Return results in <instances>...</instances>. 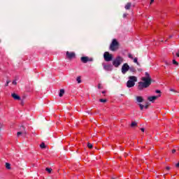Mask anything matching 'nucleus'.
Returning <instances> with one entry per match:
<instances>
[{"instance_id": "17", "label": "nucleus", "mask_w": 179, "mask_h": 179, "mask_svg": "<svg viewBox=\"0 0 179 179\" xmlns=\"http://www.w3.org/2000/svg\"><path fill=\"white\" fill-rule=\"evenodd\" d=\"M23 134H26V131L22 132V131H18L17 133V138H19V136H20V135H23Z\"/></svg>"}, {"instance_id": "37", "label": "nucleus", "mask_w": 179, "mask_h": 179, "mask_svg": "<svg viewBox=\"0 0 179 179\" xmlns=\"http://www.w3.org/2000/svg\"><path fill=\"white\" fill-rule=\"evenodd\" d=\"M165 64H166V65H169V63L167 62V61H165Z\"/></svg>"}, {"instance_id": "6", "label": "nucleus", "mask_w": 179, "mask_h": 179, "mask_svg": "<svg viewBox=\"0 0 179 179\" xmlns=\"http://www.w3.org/2000/svg\"><path fill=\"white\" fill-rule=\"evenodd\" d=\"M103 58L107 62L113 60V55L110 54L108 52H105L103 55Z\"/></svg>"}, {"instance_id": "35", "label": "nucleus", "mask_w": 179, "mask_h": 179, "mask_svg": "<svg viewBox=\"0 0 179 179\" xmlns=\"http://www.w3.org/2000/svg\"><path fill=\"white\" fill-rule=\"evenodd\" d=\"M141 131L142 132H145V129H144V128H141Z\"/></svg>"}, {"instance_id": "21", "label": "nucleus", "mask_w": 179, "mask_h": 179, "mask_svg": "<svg viewBox=\"0 0 179 179\" xmlns=\"http://www.w3.org/2000/svg\"><path fill=\"white\" fill-rule=\"evenodd\" d=\"M99 101H100V103H106L107 102V99H100Z\"/></svg>"}, {"instance_id": "14", "label": "nucleus", "mask_w": 179, "mask_h": 179, "mask_svg": "<svg viewBox=\"0 0 179 179\" xmlns=\"http://www.w3.org/2000/svg\"><path fill=\"white\" fill-rule=\"evenodd\" d=\"M131 6H132V3H127L124 8L127 10H129V9H131Z\"/></svg>"}, {"instance_id": "25", "label": "nucleus", "mask_w": 179, "mask_h": 179, "mask_svg": "<svg viewBox=\"0 0 179 179\" xmlns=\"http://www.w3.org/2000/svg\"><path fill=\"white\" fill-rule=\"evenodd\" d=\"M129 58H130V59H134V55H131V54H129L128 55Z\"/></svg>"}, {"instance_id": "9", "label": "nucleus", "mask_w": 179, "mask_h": 179, "mask_svg": "<svg viewBox=\"0 0 179 179\" xmlns=\"http://www.w3.org/2000/svg\"><path fill=\"white\" fill-rule=\"evenodd\" d=\"M160 94L158 96H149L148 98V100H149V101H155V100H157V99H159V97H160Z\"/></svg>"}, {"instance_id": "30", "label": "nucleus", "mask_w": 179, "mask_h": 179, "mask_svg": "<svg viewBox=\"0 0 179 179\" xmlns=\"http://www.w3.org/2000/svg\"><path fill=\"white\" fill-rule=\"evenodd\" d=\"M153 2H155V0H150V5H152V3H153Z\"/></svg>"}, {"instance_id": "15", "label": "nucleus", "mask_w": 179, "mask_h": 179, "mask_svg": "<svg viewBox=\"0 0 179 179\" xmlns=\"http://www.w3.org/2000/svg\"><path fill=\"white\" fill-rule=\"evenodd\" d=\"M65 94V90L64 89L60 90V92L59 94V97H62Z\"/></svg>"}, {"instance_id": "27", "label": "nucleus", "mask_w": 179, "mask_h": 179, "mask_svg": "<svg viewBox=\"0 0 179 179\" xmlns=\"http://www.w3.org/2000/svg\"><path fill=\"white\" fill-rule=\"evenodd\" d=\"M103 88V85H101V83H99L98 84V89H102Z\"/></svg>"}, {"instance_id": "40", "label": "nucleus", "mask_w": 179, "mask_h": 179, "mask_svg": "<svg viewBox=\"0 0 179 179\" xmlns=\"http://www.w3.org/2000/svg\"><path fill=\"white\" fill-rule=\"evenodd\" d=\"M127 17V15L124 14V17Z\"/></svg>"}, {"instance_id": "13", "label": "nucleus", "mask_w": 179, "mask_h": 179, "mask_svg": "<svg viewBox=\"0 0 179 179\" xmlns=\"http://www.w3.org/2000/svg\"><path fill=\"white\" fill-rule=\"evenodd\" d=\"M12 97L14 99V100H20V96L15 93L12 94Z\"/></svg>"}, {"instance_id": "2", "label": "nucleus", "mask_w": 179, "mask_h": 179, "mask_svg": "<svg viewBox=\"0 0 179 179\" xmlns=\"http://www.w3.org/2000/svg\"><path fill=\"white\" fill-rule=\"evenodd\" d=\"M138 82V78L134 76H129V80L127 83V86L129 87H134L135 86V83Z\"/></svg>"}, {"instance_id": "5", "label": "nucleus", "mask_w": 179, "mask_h": 179, "mask_svg": "<svg viewBox=\"0 0 179 179\" xmlns=\"http://www.w3.org/2000/svg\"><path fill=\"white\" fill-rule=\"evenodd\" d=\"M66 58H67V59H73L75 58H76V54H75V52H69L67 51L66 52Z\"/></svg>"}, {"instance_id": "20", "label": "nucleus", "mask_w": 179, "mask_h": 179, "mask_svg": "<svg viewBox=\"0 0 179 179\" xmlns=\"http://www.w3.org/2000/svg\"><path fill=\"white\" fill-rule=\"evenodd\" d=\"M45 171H48V173H49V174H50V173L52 171V169H51V168H46Z\"/></svg>"}, {"instance_id": "4", "label": "nucleus", "mask_w": 179, "mask_h": 179, "mask_svg": "<svg viewBox=\"0 0 179 179\" xmlns=\"http://www.w3.org/2000/svg\"><path fill=\"white\" fill-rule=\"evenodd\" d=\"M120 47V43L117 41V39H113L110 45V51H117Z\"/></svg>"}, {"instance_id": "12", "label": "nucleus", "mask_w": 179, "mask_h": 179, "mask_svg": "<svg viewBox=\"0 0 179 179\" xmlns=\"http://www.w3.org/2000/svg\"><path fill=\"white\" fill-rule=\"evenodd\" d=\"M136 100L137 103H143V97H142L141 96H136Z\"/></svg>"}, {"instance_id": "19", "label": "nucleus", "mask_w": 179, "mask_h": 179, "mask_svg": "<svg viewBox=\"0 0 179 179\" xmlns=\"http://www.w3.org/2000/svg\"><path fill=\"white\" fill-rule=\"evenodd\" d=\"M6 169H7L8 170H10V164L6 163Z\"/></svg>"}, {"instance_id": "34", "label": "nucleus", "mask_w": 179, "mask_h": 179, "mask_svg": "<svg viewBox=\"0 0 179 179\" xmlns=\"http://www.w3.org/2000/svg\"><path fill=\"white\" fill-rule=\"evenodd\" d=\"M176 56L179 58V50L176 52Z\"/></svg>"}, {"instance_id": "16", "label": "nucleus", "mask_w": 179, "mask_h": 179, "mask_svg": "<svg viewBox=\"0 0 179 179\" xmlns=\"http://www.w3.org/2000/svg\"><path fill=\"white\" fill-rule=\"evenodd\" d=\"M133 60H134V62H135V64L138 65V66H141V64H139V62H138V57L133 59Z\"/></svg>"}, {"instance_id": "26", "label": "nucleus", "mask_w": 179, "mask_h": 179, "mask_svg": "<svg viewBox=\"0 0 179 179\" xmlns=\"http://www.w3.org/2000/svg\"><path fill=\"white\" fill-rule=\"evenodd\" d=\"M173 65H178V62H177V61H176L175 59L173 60Z\"/></svg>"}, {"instance_id": "24", "label": "nucleus", "mask_w": 179, "mask_h": 179, "mask_svg": "<svg viewBox=\"0 0 179 179\" xmlns=\"http://www.w3.org/2000/svg\"><path fill=\"white\" fill-rule=\"evenodd\" d=\"M129 69L131 71V72H136V69H135L134 67H131Z\"/></svg>"}, {"instance_id": "22", "label": "nucleus", "mask_w": 179, "mask_h": 179, "mask_svg": "<svg viewBox=\"0 0 179 179\" xmlns=\"http://www.w3.org/2000/svg\"><path fill=\"white\" fill-rule=\"evenodd\" d=\"M40 147L41 148V149H45V144L44 143H42L40 145Z\"/></svg>"}, {"instance_id": "11", "label": "nucleus", "mask_w": 179, "mask_h": 179, "mask_svg": "<svg viewBox=\"0 0 179 179\" xmlns=\"http://www.w3.org/2000/svg\"><path fill=\"white\" fill-rule=\"evenodd\" d=\"M103 69H105V71H113V66L110 64L103 65Z\"/></svg>"}, {"instance_id": "39", "label": "nucleus", "mask_w": 179, "mask_h": 179, "mask_svg": "<svg viewBox=\"0 0 179 179\" xmlns=\"http://www.w3.org/2000/svg\"><path fill=\"white\" fill-rule=\"evenodd\" d=\"M8 84H9V82H7L6 86H8Z\"/></svg>"}, {"instance_id": "23", "label": "nucleus", "mask_w": 179, "mask_h": 179, "mask_svg": "<svg viewBox=\"0 0 179 179\" xmlns=\"http://www.w3.org/2000/svg\"><path fill=\"white\" fill-rule=\"evenodd\" d=\"M87 148H89V149H93V145H92V143H88Z\"/></svg>"}, {"instance_id": "41", "label": "nucleus", "mask_w": 179, "mask_h": 179, "mask_svg": "<svg viewBox=\"0 0 179 179\" xmlns=\"http://www.w3.org/2000/svg\"><path fill=\"white\" fill-rule=\"evenodd\" d=\"M0 139H1V135H0Z\"/></svg>"}, {"instance_id": "32", "label": "nucleus", "mask_w": 179, "mask_h": 179, "mask_svg": "<svg viewBox=\"0 0 179 179\" xmlns=\"http://www.w3.org/2000/svg\"><path fill=\"white\" fill-rule=\"evenodd\" d=\"M176 167H177L178 169H179V162L178 164H176Z\"/></svg>"}, {"instance_id": "7", "label": "nucleus", "mask_w": 179, "mask_h": 179, "mask_svg": "<svg viewBox=\"0 0 179 179\" xmlns=\"http://www.w3.org/2000/svg\"><path fill=\"white\" fill-rule=\"evenodd\" d=\"M81 62L83 64H87V62H93V58L89 57H82L80 58Z\"/></svg>"}, {"instance_id": "8", "label": "nucleus", "mask_w": 179, "mask_h": 179, "mask_svg": "<svg viewBox=\"0 0 179 179\" xmlns=\"http://www.w3.org/2000/svg\"><path fill=\"white\" fill-rule=\"evenodd\" d=\"M129 68V65L128 64H124L123 66H122V73L125 74L127 72H128Z\"/></svg>"}, {"instance_id": "10", "label": "nucleus", "mask_w": 179, "mask_h": 179, "mask_svg": "<svg viewBox=\"0 0 179 179\" xmlns=\"http://www.w3.org/2000/svg\"><path fill=\"white\" fill-rule=\"evenodd\" d=\"M138 106L141 110H143V108H145V109L149 108V104L148 103V102L145 103V106L142 105V103H138Z\"/></svg>"}, {"instance_id": "33", "label": "nucleus", "mask_w": 179, "mask_h": 179, "mask_svg": "<svg viewBox=\"0 0 179 179\" xmlns=\"http://www.w3.org/2000/svg\"><path fill=\"white\" fill-rule=\"evenodd\" d=\"M170 169H171L170 166H166V170H167L168 171H169V170H170Z\"/></svg>"}, {"instance_id": "36", "label": "nucleus", "mask_w": 179, "mask_h": 179, "mask_svg": "<svg viewBox=\"0 0 179 179\" xmlns=\"http://www.w3.org/2000/svg\"><path fill=\"white\" fill-rule=\"evenodd\" d=\"M155 92L156 93H161L160 90H156Z\"/></svg>"}, {"instance_id": "38", "label": "nucleus", "mask_w": 179, "mask_h": 179, "mask_svg": "<svg viewBox=\"0 0 179 179\" xmlns=\"http://www.w3.org/2000/svg\"><path fill=\"white\" fill-rule=\"evenodd\" d=\"M176 152V150H172V153H174Z\"/></svg>"}, {"instance_id": "29", "label": "nucleus", "mask_w": 179, "mask_h": 179, "mask_svg": "<svg viewBox=\"0 0 179 179\" xmlns=\"http://www.w3.org/2000/svg\"><path fill=\"white\" fill-rule=\"evenodd\" d=\"M106 93H107V91L105 90V91H102V94H104L103 96H106Z\"/></svg>"}, {"instance_id": "28", "label": "nucleus", "mask_w": 179, "mask_h": 179, "mask_svg": "<svg viewBox=\"0 0 179 179\" xmlns=\"http://www.w3.org/2000/svg\"><path fill=\"white\" fill-rule=\"evenodd\" d=\"M131 127H136V122H131Z\"/></svg>"}, {"instance_id": "1", "label": "nucleus", "mask_w": 179, "mask_h": 179, "mask_svg": "<svg viewBox=\"0 0 179 179\" xmlns=\"http://www.w3.org/2000/svg\"><path fill=\"white\" fill-rule=\"evenodd\" d=\"M141 82L138 83V90H143V89H148L150 85H152V77L149 73H145V76L141 78Z\"/></svg>"}, {"instance_id": "31", "label": "nucleus", "mask_w": 179, "mask_h": 179, "mask_svg": "<svg viewBox=\"0 0 179 179\" xmlns=\"http://www.w3.org/2000/svg\"><path fill=\"white\" fill-rule=\"evenodd\" d=\"M17 83H16V80L13 81V85H17Z\"/></svg>"}, {"instance_id": "3", "label": "nucleus", "mask_w": 179, "mask_h": 179, "mask_svg": "<svg viewBox=\"0 0 179 179\" xmlns=\"http://www.w3.org/2000/svg\"><path fill=\"white\" fill-rule=\"evenodd\" d=\"M124 59L121 56H117L113 62L115 68H118L122 64Z\"/></svg>"}, {"instance_id": "18", "label": "nucleus", "mask_w": 179, "mask_h": 179, "mask_svg": "<svg viewBox=\"0 0 179 179\" xmlns=\"http://www.w3.org/2000/svg\"><path fill=\"white\" fill-rule=\"evenodd\" d=\"M81 79L82 78H81L80 76L77 77L76 80H77L78 83H82V80Z\"/></svg>"}]
</instances>
